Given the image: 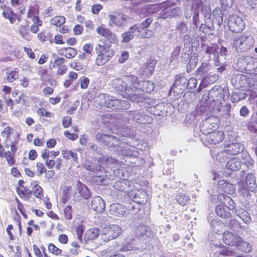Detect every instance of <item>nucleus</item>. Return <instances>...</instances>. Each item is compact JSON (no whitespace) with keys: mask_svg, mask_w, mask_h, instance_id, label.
Returning <instances> with one entry per match:
<instances>
[{"mask_svg":"<svg viewBox=\"0 0 257 257\" xmlns=\"http://www.w3.org/2000/svg\"><path fill=\"white\" fill-rule=\"evenodd\" d=\"M146 116H147L142 113L137 112L134 114V118L136 121V122L144 124L146 123L145 117Z\"/></svg>","mask_w":257,"mask_h":257,"instance_id":"8fccbe9b","label":"nucleus"},{"mask_svg":"<svg viewBox=\"0 0 257 257\" xmlns=\"http://www.w3.org/2000/svg\"><path fill=\"white\" fill-rule=\"evenodd\" d=\"M48 250L50 253L54 256H60L62 254V250L56 246L53 243H50L48 244Z\"/></svg>","mask_w":257,"mask_h":257,"instance_id":"58836bf2","label":"nucleus"},{"mask_svg":"<svg viewBox=\"0 0 257 257\" xmlns=\"http://www.w3.org/2000/svg\"><path fill=\"white\" fill-rule=\"evenodd\" d=\"M3 9L2 15L6 19H8L11 24H14L16 20L20 21L21 19L18 17V15L15 13L12 8L10 7L4 6L1 7Z\"/></svg>","mask_w":257,"mask_h":257,"instance_id":"2eb2a0df","label":"nucleus"},{"mask_svg":"<svg viewBox=\"0 0 257 257\" xmlns=\"http://www.w3.org/2000/svg\"><path fill=\"white\" fill-rule=\"evenodd\" d=\"M237 215L246 224H248L251 222V219L249 213L247 211L243 208H240L238 210Z\"/></svg>","mask_w":257,"mask_h":257,"instance_id":"f704fd0d","label":"nucleus"},{"mask_svg":"<svg viewBox=\"0 0 257 257\" xmlns=\"http://www.w3.org/2000/svg\"><path fill=\"white\" fill-rule=\"evenodd\" d=\"M64 136L71 141H75L78 138V135L75 133H71L69 131H65L64 133Z\"/></svg>","mask_w":257,"mask_h":257,"instance_id":"69168bd1","label":"nucleus"},{"mask_svg":"<svg viewBox=\"0 0 257 257\" xmlns=\"http://www.w3.org/2000/svg\"><path fill=\"white\" fill-rule=\"evenodd\" d=\"M121 36L122 38L121 42L122 43H128L134 38V35L131 34V33L128 31L123 33Z\"/></svg>","mask_w":257,"mask_h":257,"instance_id":"de8ad7c7","label":"nucleus"},{"mask_svg":"<svg viewBox=\"0 0 257 257\" xmlns=\"http://www.w3.org/2000/svg\"><path fill=\"white\" fill-rule=\"evenodd\" d=\"M108 17L110 21L118 27L124 26L126 20V16L122 14L109 15Z\"/></svg>","mask_w":257,"mask_h":257,"instance_id":"aec40b11","label":"nucleus"},{"mask_svg":"<svg viewBox=\"0 0 257 257\" xmlns=\"http://www.w3.org/2000/svg\"><path fill=\"white\" fill-rule=\"evenodd\" d=\"M96 31L99 35L105 38L109 44L114 43L117 40L116 35L110 29L106 28L104 25L98 27Z\"/></svg>","mask_w":257,"mask_h":257,"instance_id":"4468645a","label":"nucleus"},{"mask_svg":"<svg viewBox=\"0 0 257 257\" xmlns=\"http://www.w3.org/2000/svg\"><path fill=\"white\" fill-rule=\"evenodd\" d=\"M246 183L247 186L246 189L243 188V190H241V192L243 196H245L244 193H245L246 196H248L250 195L249 193V191H256L257 190V185L255 184V180L250 176H247V181Z\"/></svg>","mask_w":257,"mask_h":257,"instance_id":"4be33fe9","label":"nucleus"},{"mask_svg":"<svg viewBox=\"0 0 257 257\" xmlns=\"http://www.w3.org/2000/svg\"><path fill=\"white\" fill-rule=\"evenodd\" d=\"M44 173L45 179L47 181H49L53 178L55 175V172L54 170L51 169L48 170H46V171Z\"/></svg>","mask_w":257,"mask_h":257,"instance_id":"774afa93","label":"nucleus"},{"mask_svg":"<svg viewBox=\"0 0 257 257\" xmlns=\"http://www.w3.org/2000/svg\"><path fill=\"white\" fill-rule=\"evenodd\" d=\"M76 234L77 238L80 242H82V235L84 232V227L82 225H79L76 228Z\"/></svg>","mask_w":257,"mask_h":257,"instance_id":"bf43d9fd","label":"nucleus"},{"mask_svg":"<svg viewBox=\"0 0 257 257\" xmlns=\"http://www.w3.org/2000/svg\"><path fill=\"white\" fill-rule=\"evenodd\" d=\"M96 54L95 64L102 66L109 61L115 54V51L111 48V44L104 43L103 45L97 44L95 47Z\"/></svg>","mask_w":257,"mask_h":257,"instance_id":"7ed1b4c3","label":"nucleus"},{"mask_svg":"<svg viewBox=\"0 0 257 257\" xmlns=\"http://www.w3.org/2000/svg\"><path fill=\"white\" fill-rule=\"evenodd\" d=\"M58 52L60 55L64 56L67 59H72L77 54L76 49L71 47H62L58 50Z\"/></svg>","mask_w":257,"mask_h":257,"instance_id":"5701e85b","label":"nucleus"},{"mask_svg":"<svg viewBox=\"0 0 257 257\" xmlns=\"http://www.w3.org/2000/svg\"><path fill=\"white\" fill-rule=\"evenodd\" d=\"M241 166V162L237 158H232L229 159L226 164V168L232 171H238Z\"/></svg>","mask_w":257,"mask_h":257,"instance_id":"b1692460","label":"nucleus"},{"mask_svg":"<svg viewBox=\"0 0 257 257\" xmlns=\"http://www.w3.org/2000/svg\"><path fill=\"white\" fill-rule=\"evenodd\" d=\"M220 124V120L217 116H209L203 120L200 128L202 134L216 131Z\"/></svg>","mask_w":257,"mask_h":257,"instance_id":"6e6552de","label":"nucleus"},{"mask_svg":"<svg viewBox=\"0 0 257 257\" xmlns=\"http://www.w3.org/2000/svg\"><path fill=\"white\" fill-rule=\"evenodd\" d=\"M219 47L216 43H212L207 46L205 50V53L207 54L213 55L214 56H218Z\"/></svg>","mask_w":257,"mask_h":257,"instance_id":"e433bc0d","label":"nucleus"},{"mask_svg":"<svg viewBox=\"0 0 257 257\" xmlns=\"http://www.w3.org/2000/svg\"><path fill=\"white\" fill-rule=\"evenodd\" d=\"M84 168L90 171L93 172H97L100 170V166L97 163L91 162L90 161H86L84 164Z\"/></svg>","mask_w":257,"mask_h":257,"instance_id":"ea45409f","label":"nucleus"},{"mask_svg":"<svg viewBox=\"0 0 257 257\" xmlns=\"http://www.w3.org/2000/svg\"><path fill=\"white\" fill-rule=\"evenodd\" d=\"M210 69V64L209 62H203L195 71V75L200 76V78L205 79Z\"/></svg>","mask_w":257,"mask_h":257,"instance_id":"6ab92c4d","label":"nucleus"},{"mask_svg":"<svg viewBox=\"0 0 257 257\" xmlns=\"http://www.w3.org/2000/svg\"><path fill=\"white\" fill-rule=\"evenodd\" d=\"M227 25L229 30L234 33H240L245 28L243 20L237 15H232L228 18Z\"/></svg>","mask_w":257,"mask_h":257,"instance_id":"1a4fd4ad","label":"nucleus"},{"mask_svg":"<svg viewBox=\"0 0 257 257\" xmlns=\"http://www.w3.org/2000/svg\"><path fill=\"white\" fill-rule=\"evenodd\" d=\"M130 183L127 180L120 179L116 181L114 185V188L119 192L128 193L130 190Z\"/></svg>","mask_w":257,"mask_h":257,"instance_id":"412c9836","label":"nucleus"},{"mask_svg":"<svg viewBox=\"0 0 257 257\" xmlns=\"http://www.w3.org/2000/svg\"><path fill=\"white\" fill-rule=\"evenodd\" d=\"M0 157L5 158L10 166H13L16 164L15 155L11 153L9 151L4 152Z\"/></svg>","mask_w":257,"mask_h":257,"instance_id":"79ce46f5","label":"nucleus"},{"mask_svg":"<svg viewBox=\"0 0 257 257\" xmlns=\"http://www.w3.org/2000/svg\"><path fill=\"white\" fill-rule=\"evenodd\" d=\"M95 138L97 141L109 147L114 148L120 144V140L112 135L98 133Z\"/></svg>","mask_w":257,"mask_h":257,"instance_id":"9b49d317","label":"nucleus"},{"mask_svg":"<svg viewBox=\"0 0 257 257\" xmlns=\"http://www.w3.org/2000/svg\"><path fill=\"white\" fill-rule=\"evenodd\" d=\"M150 228L146 225L139 224L135 229L136 235L137 237H143L147 236V233L150 231Z\"/></svg>","mask_w":257,"mask_h":257,"instance_id":"c756f323","label":"nucleus"},{"mask_svg":"<svg viewBox=\"0 0 257 257\" xmlns=\"http://www.w3.org/2000/svg\"><path fill=\"white\" fill-rule=\"evenodd\" d=\"M112 88L117 91L123 98L131 101H142L143 93H151L155 87L154 83L150 80L140 82L135 75L124 76L123 78H118L111 81Z\"/></svg>","mask_w":257,"mask_h":257,"instance_id":"f257e3e1","label":"nucleus"},{"mask_svg":"<svg viewBox=\"0 0 257 257\" xmlns=\"http://www.w3.org/2000/svg\"><path fill=\"white\" fill-rule=\"evenodd\" d=\"M101 103L106 108L115 111H123L128 109L130 107V103L128 101L118 99L114 96L108 94L102 95Z\"/></svg>","mask_w":257,"mask_h":257,"instance_id":"20e7f679","label":"nucleus"},{"mask_svg":"<svg viewBox=\"0 0 257 257\" xmlns=\"http://www.w3.org/2000/svg\"><path fill=\"white\" fill-rule=\"evenodd\" d=\"M79 83L80 85V88L82 89H86L89 84L90 80L89 78L86 76H82L80 78Z\"/></svg>","mask_w":257,"mask_h":257,"instance_id":"3c124183","label":"nucleus"},{"mask_svg":"<svg viewBox=\"0 0 257 257\" xmlns=\"http://www.w3.org/2000/svg\"><path fill=\"white\" fill-rule=\"evenodd\" d=\"M78 74L74 71H70L68 74V79L65 80L63 82V85L65 88L69 87L72 83L73 81L76 80L78 78Z\"/></svg>","mask_w":257,"mask_h":257,"instance_id":"4c0bfd02","label":"nucleus"},{"mask_svg":"<svg viewBox=\"0 0 257 257\" xmlns=\"http://www.w3.org/2000/svg\"><path fill=\"white\" fill-rule=\"evenodd\" d=\"M92 209L97 213L103 212L105 209V203L104 201L98 196L94 197L91 202Z\"/></svg>","mask_w":257,"mask_h":257,"instance_id":"dca6fc26","label":"nucleus"},{"mask_svg":"<svg viewBox=\"0 0 257 257\" xmlns=\"http://www.w3.org/2000/svg\"><path fill=\"white\" fill-rule=\"evenodd\" d=\"M228 155H236L242 152L244 149L242 144L234 143L226 145L224 147Z\"/></svg>","mask_w":257,"mask_h":257,"instance_id":"a211bd4d","label":"nucleus"},{"mask_svg":"<svg viewBox=\"0 0 257 257\" xmlns=\"http://www.w3.org/2000/svg\"><path fill=\"white\" fill-rule=\"evenodd\" d=\"M224 139V133L222 131L216 130L210 133L202 134L200 140L204 146L209 147L219 144Z\"/></svg>","mask_w":257,"mask_h":257,"instance_id":"423d86ee","label":"nucleus"},{"mask_svg":"<svg viewBox=\"0 0 257 257\" xmlns=\"http://www.w3.org/2000/svg\"><path fill=\"white\" fill-rule=\"evenodd\" d=\"M203 2L202 0H193L192 4V9L195 12L199 13V10L202 8Z\"/></svg>","mask_w":257,"mask_h":257,"instance_id":"864d4df0","label":"nucleus"},{"mask_svg":"<svg viewBox=\"0 0 257 257\" xmlns=\"http://www.w3.org/2000/svg\"><path fill=\"white\" fill-rule=\"evenodd\" d=\"M38 74L40 76L41 80H45L48 76V70L46 68L40 67Z\"/></svg>","mask_w":257,"mask_h":257,"instance_id":"338daca9","label":"nucleus"},{"mask_svg":"<svg viewBox=\"0 0 257 257\" xmlns=\"http://www.w3.org/2000/svg\"><path fill=\"white\" fill-rule=\"evenodd\" d=\"M65 59L63 57H56L52 64V68L57 69L56 74L58 76H61L64 75L68 70V66L64 64Z\"/></svg>","mask_w":257,"mask_h":257,"instance_id":"ddd939ff","label":"nucleus"},{"mask_svg":"<svg viewBox=\"0 0 257 257\" xmlns=\"http://www.w3.org/2000/svg\"><path fill=\"white\" fill-rule=\"evenodd\" d=\"M27 224L29 225L26 228V234L28 236H31L33 228L35 231H39L40 227L38 224H35V221L33 219H30L28 222Z\"/></svg>","mask_w":257,"mask_h":257,"instance_id":"473e14b6","label":"nucleus"},{"mask_svg":"<svg viewBox=\"0 0 257 257\" xmlns=\"http://www.w3.org/2000/svg\"><path fill=\"white\" fill-rule=\"evenodd\" d=\"M109 212L111 215L122 217L126 214V209L119 204L113 203L109 206Z\"/></svg>","mask_w":257,"mask_h":257,"instance_id":"f3484780","label":"nucleus"},{"mask_svg":"<svg viewBox=\"0 0 257 257\" xmlns=\"http://www.w3.org/2000/svg\"><path fill=\"white\" fill-rule=\"evenodd\" d=\"M156 65V62L154 60L146 63L145 67L143 70L144 73L147 76H151L153 74Z\"/></svg>","mask_w":257,"mask_h":257,"instance_id":"c9c22d12","label":"nucleus"},{"mask_svg":"<svg viewBox=\"0 0 257 257\" xmlns=\"http://www.w3.org/2000/svg\"><path fill=\"white\" fill-rule=\"evenodd\" d=\"M38 15H39V11L36 7L31 6L29 8L27 13V16L28 18L31 19Z\"/></svg>","mask_w":257,"mask_h":257,"instance_id":"5fc2aeb1","label":"nucleus"},{"mask_svg":"<svg viewBox=\"0 0 257 257\" xmlns=\"http://www.w3.org/2000/svg\"><path fill=\"white\" fill-rule=\"evenodd\" d=\"M19 70L18 68L11 71L8 74L7 79L9 82H13L19 78Z\"/></svg>","mask_w":257,"mask_h":257,"instance_id":"c03bdc74","label":"nucleus"},{"mask_svg":"<svg viewBox=\"0 0 257 257\" xmlns=\"http://www.w3.org/2000/svg\"><path fill=\"white\" fill-rule=\"evenodd\" d=\"M189 198L187 196H185V194H180L178 195L177 197V202L182 205L185 206L188 203Z\"/></svg>","mask_w":257,"mask_h":257,"instance_id":"603ef678","label":"nucleus"},{"mask_svg":"<svg viewBox=\"0 0 257 257\" xmlns=\"http://www.w3.org/2000/svg\"><path fill=\"white\" fill-rule=\"evenodd\" d=\"M36 169L39 175H41L46 171V168L45 165L40 162L36 163Z\"/></svg>","mask_w":257,"mask_h":257,"instance_id":"680f3d73","label":"nucleus"},{"mask_svg":"<svg viewBox=\"0 0 257 257\" xmlns=\"http://www.w3.org/2000/svg\"><path fill=\"white\" fill-rule=\"evenodd\" d=\"M66 22V18L62 16H55L52 17L50 20V23L51 25L55 26L57 27H60L63 25Z\"/></svg>","mask_w":257,"mask_h":257,"instance_id":"7c9ffc66","label":"nucleus"},{"mask_svg":"<svg viewBox=\"0 0 257 257\" xmlns=\"http://www.w3.org/2000/svg\"><path fill=\"white\" fill-rule=\"evenodd\" d=\"M248 130L252 133H257V118L255 120L250 121L247 124ZM253 143L255 145V153L257 156V136L253 139Z\"/></svg>","mask_w":257,"mask_h":257,"instance_id":"2f4dec72","label":"nucleus"},{"mask_svg":"<svg viewBox=\"0 0 257 257\" xmlns=\"http://www.w3.org/2000/svg\"><path fill=\"white\" fill-rule=\"evenodd\" d=\"M61 154L64 159L70 160L72 158L74 163H78V155L76 152H73L71 150H63L61 151Z\"/></svg>","mask_w":257,"mask_h":257,"instance_id":"bb28decb","label":"nucleus"},{"mask_svg":"<svg viewBox=\"0 0 257 257\" xmlns=\"http://www.w3.org/2000/svg\"><path fill=\"white\" fill-rule=\"evenodd\" d=\"M121 227L116 224L106 225L101 230V239L105 242L116 238L121 233Z\"/></svg>","mask_w":257,"mask_h":257,"instance_id":"0eeeda50","label":"nucleus"},{"mask_svg":"<svg viewBox=\"0 0 257 257\" xmlns=\"http://www.w3.org/2000/svg\"><path fill=\"white\" fill-rule=\"evenodd\" d=\"M223 241L229 246L238 247L243 252H248L251 249V246L245 241H243L239 236L233 234L232 232L226 231L224 232L222 237Z\"/></svg>","mask_w":257,"mask_h":257,"instance_id":"39448f33","label":"nucleus"},{"mask_svg":"<svg viewBox=\"0 0 257 257\" xmlns=\"http://www.w3.org/2000/svg\"><path fill=\"white\" fill-rule=\"evenodd\" d=\"M65 219L71 220L72 218L73 209L71 205H67L63 210Z\"/></svg>","mask_w":257,"mask_h":257,"instance_id":"09e8293b","label":"nucleus"},{"mask_svg":"<svg viewBox=\"0 0 257 257\" xmlns=\"http://www.w3.org/2000/svg\"><path fill=\"white\" fill-rule=\"evenodd\" d=\"M227 155L228 154L225 151V148H224L222 151L217 153L216 159L220 163L224 162L227 158Z\"/></svg>","mask_w":257,"mask_h":257,"instance_id":"49530a36","label":"nucleus"},{"mask_svg":"<svg viewBox=\"0 0 257 257\" xmlns=\"http://www.w3.org/2000/svg\"><path fill=\"white\" fill-rule=\"evenodd\" d=\"M77 190L80 195L85 199H88L90 198L91 194L88 188L81 183L80 181H78L77 183Z\"/></svg>","mask_w":257,"mask_h":257,"instance_id":"393cba45","label":"nucleus"},{"mask_svg":"<svg viewBox=\"0 0 257 257\" xmlns=\"http://www.w3.org/2000/svg\"><path fill=\"white\" fill-rule=\"evenodd\" d=\"M37 113L41 116H45L47 117H51L53 114L48 111H47L44 108H39L37 110Z\"/></svg>","mask_w":257,"mask_h":257,"instance_id":"4d7b16f0","label":"nucleus"},{"mask_svg":"<svg viewBox=\"0 0 257 257\" xmlns=\"http://www.w3.org/2000/svg\"><path fill=\"white\" fill-rule=\"evenodd\" d=\"M32 195H34L37 198L42 200L44 198V190L38 183L34 184L32 186Z\"/></svg>","mask_w":257,"mask_h":257,"instance_id":"cd10ccee","label":"nucleus"},{"mask_svg":"<svg viewBox=\"0 0 257 257\" xmlns=\"http://www.w3.org/2000/svg\"><path fill=\"white\" fill-rule=\"evenodd\" d=\"M19 32L25 40L27 41L31 40L32 36L29 32L28 25H21L19 28Z\"/></svg>","mask_w":257,"mask_h":257,"instance_id":"c85d7f7f","label":"nucleus"},{"mask_svg":"<svg viewBox=\"0 0 257 257\" xmlns=\"http://www.w3.org/2000/svg\"><path fill=\"white\" fill-rule=\"evenodd\" d=\"M198 84V81L197 79L192 77L189 80L187 79L186 85L189 89H193L197 87Z\"/></svg>","mask_w":257,"mask_h":257,"instance_id":"6e6d98bb","label":"nucleus"},{"mask_svg":"<svg viewBox=\"0 0 257 257\" xmlns=\"http://www.w3.org/2000/svg\"><path fill=\"white\" fill-rule=\"evenodd\" d=\"M231 185V184L227 182L226 181L224 180H220L218 181L217 183L218 188L224 190V191L225 192L227 191V190L225 189V188Z\"/></svg>","mask_w":257,"mask_h":257,"instance_id":"e2e57ef3","label":"nucleus"},{"mask_svg":"<svg viewBox=\"0 0 257 257\" xmlns=\"http://www.w3.org/2000/svg\"><path fill=\"white\" fill-rule=\"evenodd\" d=\"M24 184L23 180H19L18 186L16 187V192L22 200L29 201L32 197V190L24 186Z\"/></svg>","mask_w":257,"mask_h":257,"instance_id":"f8f14e48","label":"nucleus"},{"mask_svg":"<svg viewBox=\"0 0 257 257\" xmlns=\"http://www.w3.org/2000/svg\"><path fill=\"white\" fill-rule=\"evenodd\" d=\"M212 16L214 20L215 21L218 25L222 24L223 15L221 10L219 8H216L213 10Z\"/></svg>","mask_w":257,"mask_h":257,"instance_id":"72a5a7b5","label":"nucleus"},{"mask_svg":"<svg viewBox=\"0 0 257 257\" xmlns=\"http://www.w3.org/2000/svg\"><path fill=\"white\" fill-rule=\"evenodd\" d=\"M82 49L84 52L91 56L92 55L93 45L92 43H86L83 45Z\"/></svg>","mask_w":257,"mask_h":257,"instance_id":"13d9d810","label":"nucleus"},{"mask_svg":"<svg viewBox=\"0 0 257 257\" xmlns=\"http://www.w3.org/2000/svg\"><path fill=\"white\" fill-rule=\"evenodd\" d=\"M187 81V78L184 76H182L180 74H177L175 76V80L173 84V87H176L177 86H182L185 87L186 85V82Z\"/></svg>","mask_w":257,"mask_h":257,"instance_id":"a19ab883","label":"nucleus"},{"mask_svg":"<svg viewBox=\"0 0 257 257\" xmlns=\"http://www.w3.org/2000/svg\"><path fill=\"white\" fill-rule=\"evenodd\" d=\"M152 22L153 19L152 18H148L146 19L145 21L141 23V30H142L143 29L149 28L150 25L152 24Z\"/></svg>","mask_w":257,"mask_h":257,"instance_id":"0e129e2a","label":"nucleus"},{"mask_svg":"<svg viewBox=\"0 0 257 257\" xmlns=\"http://www.w3.org/2000/svg\"><path fill=\"white\" fill-rule=\"evenodd\" d=\"M72 190L71 186H65L63 190V194L61 199V202L63 204H65L69 199L70 192Z\"/></svg>","mask_w":257,"mask_h":257,"instance_id":"37998d69","label":"nucleus"},{"mask_svg":"<svg viewBox=\"0 0 257 257\" xmlns=\"http://www.w3.org/2000/svg\"><path fill=\"white\" fill-rule=\"evenodd\" d=\"M72 119L69 116H64L62 118V125L64 128H68L71 126Z\"/></svg>","mask_w":257,"mask_h":257,"instance_id":"052dcab7","label":"nucleus"},{"mask_svg":"<svg viewBox=\"0 0 257 257\" xmlns=\"http://www.w3.org/2000/svg\"><path fill=\"white\" fill-rule=\"evenodd\" d=\"M100 234L99 229L98 228H92L86 231L84 234V238L86 241L92 240L97 238Z\"/></svg>","mask_w":257,"mask_h":257,"instance_id":"a878e982","label":"nucleus"},{"mask_svg":"<svg viewBox=\"0 0 257 257\" xmlns=\"http://www.w3.org/2000/svg\"><path fill=\"white\" fill-rule=\"evenodd\" d=\"M217 198L221 204L216 205L215 207L216 214L221 218H230L231 216L230 210L235 208L234 201L230 196L222 193L217 194Z\"/></svg>","mask_w":257,"mask_h":257,"instance_id":"f03ea898","label":"nucleus"},{"mask_svg":"<svg viewBox=\"0 0 257 257\" xmlns=\"http://www.w3.org/2000/svg\"><path fill=\"white\" fill-rule=\"evenodd\" d=\"M15 130L11 126H8L5 127L2 132V135L6 138L7 140H10L11 136L14 134Z\"/></svg>","mask_w":257,"mask_h":257,"instance_id":"a18cd8bd","label":"nucleus"},{"mask_svg":"<svg viewBox=\"0 0 257 257\" xmlns=\"http://www.w3.org/2000/svg\"><path fill=\"white\" fill-rule=\"evenodd\" d=\"M253 39L241 35L234 40L233 45L240 51H245L253 46Z\"/></svg>","mask_w":257,"mask_h":257,"instance_id":"9d476101","label":"nucleus"}]
</instances>
